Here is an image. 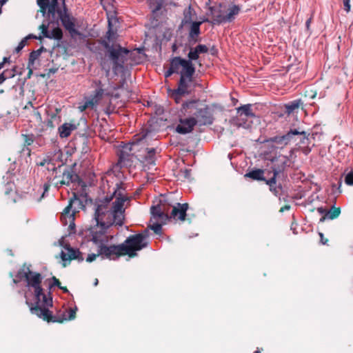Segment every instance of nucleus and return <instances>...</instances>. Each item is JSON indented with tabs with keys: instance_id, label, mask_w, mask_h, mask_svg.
Wrapping results in <instances>:
<instances>
[{
	"instance_id": "37",
	"label": "nucleus",
	"mask_w": 353,
	"mask_h": 353,
	"mask_svg": "<svg viewBox=\"0 0 353 353\" xmlns=\"http://www.w3.org/2000/svg\"><path fill=\"white\" fill-rule=\"evenodd\" d=\"M301 135L302 137L300 139V144L303 145L304 146L308 145L310 143V139L308 138V136L307 135L306 132L304 131L300 132L299 131V133L297 135Z\"/></svg>"
},
{
	"instance_id": "50",
	"label": "nucleus",
	"mask_w": 353,
	"mask_h": 353,
	"mask_svg": "<svg viewBox=\"0 0 353 353\" xmlns=\"http://www.w3.org/2000/svg\"><path fill=\"white\" fill-rule=\"evenodd\" d=\"M99 256H101V254H99V250H98L97 254H88V256L86 259V261L91 263V262L94 261L97 259V257Z\"/></svg>"
},
{
	"instance_id": "23",
	"label": "nucleus",
	"mask_w": 353,
	"mask_h": 353,
	"mask_svg": "<svg viewBox=\"0 0 353 353\" xmlns=\"http://www.w3.org/2000/svg\"><path fill=\"white\" fill-rule=\"evenodd\" d=\"M266 172H268L266 170L256 168L248 172L244 176L245 178L251 179L253 181H265L266 179L265 177V173Z\"/></svg>"
},
{
	"instance_id": "62",
	"label": "nucleus",
	"mask_w": 353,
	"mask_h": 353,
	"mask_svg": "<svg viewBox=\"0 0 353 353\" xmlns=\"http://www.w3.org/2000/svg\"><path fill=\"white\" fill-rule=\"evenodd\" d=\"M290 209V205H285L284 206L281 207V209H280V212H283L285 210H289Z\"/></svg>"
},
{
	"instance_id": "17",
	"label": "nucleus",
	"mask_w": 353,
	"mask_h": 353,
	"mask_svg": "<svg viewBox=\"0 0 353 353\" xmlns=\"http://www.w3.org/2000/svg\"><path fill=\"white\" fill-rule=\"evenodd\" d=\"M79 198L75 192L73 193L72 197H71L69 200L68 205L64 208L61 216L63 219H68L69 221V229L70 230V233L74 232L75 230V224H74V214L75 211H72L71 212V209L72 206V203L74 201H78Z\"/></svg>"
},
{
	"instance_id": "59",
	"label": "nucleus",
	"mask_w": 353,
	"mask_h": 353,
	"mask_svg": "<svg viewBox=\"0 0 353 353\" xmlns=\"http://www.w3.org/2000/svg\"><path fill=\"white\" fill-rule=\"evenodd\" d=\"M43 37V34H42V35H40V36H39V37H37V36L33 35V34H29L26 38H27V39H32H32H36L41 40Z\"/></svg>"
},
{
	"instance_id": "36",
	"label": "nucleus",
	"mask_w": 353,
	"mask_h": 353,
	"mask_svg": "<svg viewBox=\"0 0 353 353\" xmlns=\"http://www.w3.org/2000/svg\"><path fill=\"white\" fill-rule=\"evenodd\" d=\"M152 221L153 222V224L150 226L151 230H152L156 234H161L162 230V225L163 223L155 221Z\"/></svg>"
},
{
	"instance_id": "35",
	"label": "nucleus",
	"mask_w": 353,
	"mask_h": 353,
	"mask_svg": "<svg viewBox=\"0 0 353 353\" xmlns=\"http://www.w3.org/2000/svg\"><path fill=\"white\" fill-rule=\"evenodd\" d=\"M52 316H54V315L52 314ZM54 317L57 319V320H61L62 321L61 322H60L61 323H63L64 321H67V320H73L75 317H76V310H73V309H70V312H69V315H68V317L66 318L65 317V315H63V317H57L56 316H54Z\"/></svg>"
},
{
	"instance_id": "54",
	"label": "nucleus",
	"mask_w": 353,
	"mask_h": 353,
	"mask_svg": "<svg viewBox=\"0 0 353 353\" xmlns=\"http://www.w3.org/2000/svg\"><path fill=\"white\" fill-rule=\"evenodd\" d=\"M12 191V188H11L10 186V184L8 183L6 184V185H5V190H4V193L5 194H9L10 192Z\"/></svg>"
},
{
	"instance_id": "57",
	"label": "nucleus",
	"mask_w": 353,
	"mask_h": 353,
	"mask_svg": "<svg viewBox=\"0 0 353 353\" xmlns=\"http://www.w3.org/2000/svg\"><path fill=\"white\" fill-rule=\"evenodd\" d=\"M34 116L36 117L37 119L39 121H41L42 117H41V114H40V112L39 111L34 110Z\"/></svg>"
},
{
	"instance_id": "22",
	"label": "nucleus",
	"mask_w": 353,
	"mask_h": 353,
	"mask_svg": "<svg viewBox=\"0 0 353 353\" xmlns=\"http://www.w3.org/2000/svg\"><path fill=\"white\" fill-rule=\"evenodd\" d=\"M278 176L272 174L270 179H266L265 183L269 186L270 191L276 196H279L282 191L281 184H277L276 178Z\"/></svg>"
},
{
	"instance_id": "2",
	"label": "nucleus",
	"mask_w": 353,
	"mask_h": 353,
	"mask_svg": "<svg viewBox=\"0 0 353 353\" xmlns=\"http://www.w3.org/2000/svg\"><path fill=\"white\" fill-rule=\"evenodd\" d=\"M26 277L27 287L34 289L35 297L34 304L26 301L27 304L29 305L31 313L47 322H61L62 321L57 320L53 316L52 312L47 308L52 305V298L51 296L48 298L43 293V289L41 287L43 280L41 274L30 270L28 272V276H26Z\"/></svg>"
},
{
	"instance_id": "25",
	"label": "nucleus",
	"mask_w": 353,
	"mask_h": 353,
	"mask_svg": "<svg viewBox=\"0 0 353 353\" xmlns=\"http://www.w3.org/2000/svg\"><path fill=\"white\" fill-rule=\"evenodd\" d=\"M77 129V125L71 123H65L59 128V136L61 138H66L71 134V132Z\"/></svg>"
},
{
	"instance_id": "15",
	"label": "nucleus",
	"mask_w": 353,
	"mask_h": 353,
	"mask_svg": "<svg viewBox=\"0 0 353 353\" xmlns=\"http://www.w3.org/2000/svg\"><path fill=\"white\" fill-rule=\"evenodd\" d=\"M99 253L101 256L110 259H116L121 256H125L122 245H112L107 246L103 244L99 247Z\"/></svg>"
},
{
	"instance_id": "49",
	"label": "nucleus",
	"mask_w": 353,
	"mask_h": 353,
	"mask_svg": "<svg viewBox=\"0 0 353 353\" xmlns=\"http://www.w3.org/2000/svg\"><path fill=\"white\" fill-rule=\"evenodd\" d=\"M3 74L6 73V75H5L6 79L13 78L16 75L14 72H13V70H6L3 72Z\"/></svg>"
},
{
	"instance_id": "30",
	"label": "nucleus",
	"mask_w": 353,
	"mask_h": 353,
	"mask_svg": "<svg viewBox=\"0 0 353 353\" xmlns=\"http://www.w3.org/2000/svg\"><path fill=\"white\" fill-rule=\"evenodd\" d=\"M303 103L301 99L294 100L293 101L290 102L289 103L285 105L286 112L288 114L293 113Z\"/></svg>"
},
{
	"instance_id": "44",
	"label": "nucleus",
	"mask_w": 353,
	"mask_h": 353,
	"mask_svg": "<svg viewBox=\"0 0 353 353\" xmlns=\"http://www.w3.org/2000/svg\"><path fill=\"white\" fill-rule=\"evenodd\" d=\"M104 90L101 88L97 89L93 95L94 99H97V102L102 98V96L103 94Z\"/></svg>"
},
{
	"instance_id": "58",
	"label": "nucleus",
	"mask_w": 353,
	"mask_h": 353,
	"mask_svg": "<svg viewBox=\"0 0 353 353\" xmlns=\"http://www.w3.org/2000/svg\"><path fill=\"white\" fill-rule=\"evenodd\" d=\"M312 17H310L305 22V26H306V29L307 30H310V24L312 23Z\"/></svg>"
},
{
	"instance_id": "28",
	"label": "nucleus",
	"mask_w": 353,
	"mask_h": 353,
	"mask_svg": "<svg viewBox=\"0 0 353 353\" xmlns=\"http://www.w3.org/2000/svg\"><path fill=\"white\" fill-rule=\"evenodd\" d=\"M147 154L144 157V162L149 165L155 164V148H146Z\"/></svg>"
},
{
	"instance_id": "18",
	"label": "nucleus",
	"mask_w": 353,
	"mask_h": 353,
	"mask_svg": "<svg viewBox=\"0 0 353 353\" xmlns=\"http://www.w3.org/2000/svg\"><path fill=\"white\" fill-rule=\"evenodd\" d=\"M299 130L296 129L291 130L285 134L281 136H275L265 141L268 143H274L277 146H285L288 145L293 139V137L297 135Z\"/></svg>"
},
{
	"instance_id": "60",
	"label": "nucleus",
	"mask_w": 353,
	"mask_h": 353,
	"mask_svg": "<svg viewBox=\"0 0 353 353\" xmlns=\"http://www.w3.org/2000/svg\"><path fill=\"white\" fill-rule=\"evenodd\" d=\"M49 1L50 0H37V4L41 5V6L47 5V4L48 5Z\"/></svg>"
},
{
	"instance_id": "41",
	"label": "nucleus",
	"mask_w": 353,
	"mask_h": 353,
	"mask_svg": "<svg viewBox=\"0 0 353 353\" xmlns=\"http://www.w3.org/2000/svg\"><path fill=\"white\" fill-rule=\"evenodd\" d=\"M179 174H180L183 179H190L191 178V170H181L179 172Z\"/></svg>"
},
{
	"instance_id": "6",
	"label": "nucleus",
	"mask_w": 353,
	"mask_h": 353,
	"mask_svg": "<svg viewBox=\"0 0 353 353\" xmlns=\"http://www.w3.org/2000/svg\"><path fill=\"white\" fill-rule=\"evenodd\" d=\"M173 66L174 68H177V74H180L177 92L187 93L189 83L192 81V77L195 72V68L192 62L181 57H175Z\"/></svg>"
},
{
	"instance_id": "38",
	"label": "nucleus",
	"mask_w": 353,
	"mask_h": 353,
	"mask_svg": "<svg viewBox=\"0 0 353 353\" xmlns=\"http://www.w3.org/2000/svg\"><path fill=\"white\" fill-rule=\"evenodd\" d=\"M24 145L29 146L31 145L34 141L33 134H23Z\"/></svg>"
},
{
	"instance_id": "1",
	"label": "nucleus",
	"mask_w": 353,
	"mask_h": 353,
	"mask_svg": "<svg viewBox=\"0 0 353 353\" xmlns=\"http://www.w3.org/2000/svg\"><path fill=\"white\" fill-rule=\"evenodd\" d=\"M116 185L117 189L113 192L116 199L112 204L110 202L112 196L101 200L95 205L94 213L95 223L107 226L123 225L125 218L123 205L128 198L124 196L120 192V189H123V183H117Z\"/></svg>"
},
{
	"instance_id": "10",
	"label": "nucleus",
	"mask_w": 353,
	"mask_h": 353,
	"mask_svg": "<svg viewBox=\"0 0 353 353\" xmlns=\"http://www.w3.org/2000/svg\"><path fill=\"white\" fill-rule=\"evenodd\" d=\"M63 9L57 10V14H59L61 23L65 29L72 35L77 34L78 31L75 28L76 19L68 12V10L65 2H63Z\"/></svg>"
},
{
	"instance_id": "21",
	"label": "nucleus",
	"mask_w": 353,
	"mask_h": 353,
	"mask_svg": "<svg viewBox=\"0 0 353 353\" xmlns=\"http://www.w3.org/2000/svg\"><path fill=\"white\" fill-rule=\"evenodd\" d=\"M39 29L41 31V34H43V37L48 39H54L57 40H60L63 37V32L62 30L59 27H57L52 29V31L48 30V24L46 25L42 23Z\"/></svg>"
},
{
	"instance_id": "12",
	"label": "nucleus",
	"mask_w": 353,
	"mask_h": 353,
	"mask_svg": "<svg viewBox=\"0 0 353 353\" xmlns=\"http://www.w3.org/2000/svg\"><path fill=\"white\" fill-rule=\"evenodd\" d=\"M136 144L132 143L130 145L124 146L123 149L119 151L117 164L120 168H131L134 165L137 157L130 152L132 150V148Z\"/></svg>"
},
{
	"instance_id": "64",
	"label": "nucleus",
	"mask_w": 353,
	"mask_h": 353,
	"mask_svg": "<svg viewBox=\"0 0 353 353\" xmlns=\"http://www.w3.org/2000/svg\"><path fill=\"white\" fill-rule=\"evenodd\" d=\"M5 75H6V73L3 74L2 72L1 74H0V85L2 84L3 83V81H5L6 80Z\"/></svg>"
},
{
	"instance_id": "3",
	"label": "nucleus",
	"mask_w": 353,
	"mask_h": 353,
	"mask_svg": "<svg viewBox=\"0 0 353 353\" xmlns=\"http://www.w3.org/2000/svg\"><path fill=\"white\" fill-rule=\"evenodd\" d=\"M113 35L114 33L112 31L111 28H110L106 32V39L102 40L101 41V44L106 50L107 55L112 62V70L115 74H117L119 70H122L124 68V64L127 61V57L128 56L130 51L127 48L122 47L119 43H112L110 44V42L113 39Z\"/></svg>"
},
{
	"instance_id": "16",
	"label": "nucleus",
	"mask_w": 353,
	"mask_h": 353,
	"mask_svg": "<svg viewBox=\"0 0 353 353\" xmlns=\"http://www.w3.org/2000/svg\"><path fill=\"white\" fill-rule=\"evenodd\" d=\"M168 210V205L161 201L159 204L152 206L150 208V212L152 214L151 221L166 223V222L170 219Z\"/></svg>"
},
{
	"instance_id": "48",
	"label": "nucleus",
	"mask_w": 353,
	"mask_h": 353,
	"mask_svg": "<svg viewBox=\"0 0 353 353\" xmlns=\"http://www.w3.org/2000/svg\"><path fill=\"white\" fill-rule=\"evenodd\" d=\"M26 44H27V38H24L23 39H22L20 41V43H19V45L16 48V49H15L16 52H20L25 47V46Z\"/></svg>"
},
{
	"instance_id": "9",
	"label": "nucleus",
	"mask_w": 353,
	"mask_h": 353,
	"mask_svg": "<svg viewBox=\"0 0 353 353\" xmlns=\"http://www.w3.org/2000/svg\"><path fill=\"white\" fill-rule=\"evenodd\" d=\"M110 227L106 225H103L102 223H96L95 225L90 226L89 228L91 240L98 247L108 242L109 238L106 232Z\"/></svg>"
},
{
	"instance_id": "26",
	"label": "nucleus",
	"mask_w": 353,
	"mask_h": 353,
	"mask_svg": "<svg viewBox=\"0 0 353 353\" xmlns=\"http://www.w3.org/2000/svg\"><path fill=\"white\" fill-rule=\"evenodd\" d=\"M341 214V208L339 207L332 206L324 216L320 219V222H323L326 219L331 220L335 219Z\"/></svg>"
},
{
	"instance_id": "53",
	"label": "nucleus",
	"mask_w": 353,
	"mask_h": 353,
	"mask_svg": "<svg viewBox=\"0 0 353 353\" xmlns=\"http://www.w3.org/2000/svg\"><path fill=\"white\" fill-rule=\"evenodd\" d=\"M319 234L320 238H321V243L323 245L327 244V243L328 242V239L324 237V235H323V233L319 232Z\"/></svg>"
},
{
	"instance_id": "63",
	"label": "nucleus",
	"mask_w": 353,
	"mask_h": 353,
	"mask_svg": "<svg viewBox=\"0 0 353 353\" xmlns=\"http://www.w3.org/2000/svg\"><path fill=\"white\" fill-rule=\"evenodd\" d=\"M302 150L305 154H308L311 151V149L309 148L308 145H305L303 147Z\"/></svg>"
},
{
	"instance_id": "8",
	"label": "nucleus",
	"mask_w": 353,
	"mask_h": 353,
	"mask_svg": "<svg viewBox=\"0 0 353 353\" xmlns=\"http://www.w3.org/2000/svg\"><path fill=\"white\" fill-rule=\"evenodd\" d=\"M145 235L143 234H137L130 235L125 241L121 243L125 255H128L130 258L135 257L139 251L148 245L145 241Z\"/></svg>"
},
{
	"instance_id": "42",
	"label": "nucleus",
	"mask_w": 353,
	"mask_h": 353,
	"mask_svg": "<svg viewBox=\"0 0 353 353\" xmlns=\"http://www.w3.org/2000/svg\"><path fill=\"white\" fill-rule=\"evenodd\" d=\"M85 103L86 104L88 108L93 109L98 103L97 99H94L93 97H92L91 99L85 101Z\"/></svg>"
},
{
	"instance_id": "52",
	"label": "nucleus",
	"mask_w": 353,
	"mask_h": 353,
	"mask_svg": "<svg viewBox=\"0 0 353 353\" xmlns=\"http://www.w3.org/2000/svg\"><path fill=\"white\" fill-rule=\"evenodd\" d=\"M343 2L344 10L347 12H349L350 11V0H343Z\"/></svg>"
},
{
	"instance_id": "43",
	"label": "nucleus",
	"mask_w": 353,
	"mask_h": 353,
	"mask_svg": "<svg viewBox=\"0 0 353 353\" xmlns=\"http://www.w3.org/2000/svg\"><path fill=\"white\" fill-rule=\"evenodd\" d=\"M345 183L348 185H353V170L345 176Z\"/></svg>"
},
{
	"instance_id": "20",
	"label": "nucleus",
	"mask_w": 353,
	"mask_h": 353,
	"mask_svg": "<svg viewBox=\"0 0 353 353\" xmlns=\"http://www.w3.org/2000/svg\"><path fill=\"white\" fill-rule=\"evenodd\" d=\"M188 209V203H177L176 205L173 206L171 211L170 219L174 220H179L183 221L185 220L186 212Z\"/></svg>"
},
{
	"instance_id": "27",
	"label": "nucleus",
	"mask_w": 353,
	"mask_h": 353,
	"mask_svg": "<svg viewBox=\"0 0 353 353\" xmlns=\"http://www.w3.org/2000/svg\"><path fill=\"white\" fill-rule=\"evenodd\" d=\"M61 112V109L59 108L49 107L47 113L49 117L48 119L56 121L57 123H59L61 121V117L59 115Z\"/></svg>"
},
{
	"instance_id": "46",
	"label": "nucleus",
	"mask_w": 353,
	"mask_h": 353,
	"mask_svg": "<svg viewBox=\"0 0 353 353\" xmlns=\"http://www.w3.org/2000/svg\"><path fill=\"white\" fill-rule=\"evenodd\" d=\"M51 279L52 283L50 284V288H52L54 286H57L59 288H61V283L56 276H53Z\"/></svg>"
},
{
	"instance_id": "39",
	"label": "nucleus",
	"mask_w": 353,
	"mask_h": 353,
	"mask_svg": "<svg viewBox=\"0 0 353 353\" xmlns=\"http://www.w3.org/2000/svg\"><path fill=\"white\" fill-rule=\"evenodd\" d=\"M177 91H178V88L176 90H174V92L172 94V97L174 98V99L176 103L180 102L181 96L190 94V91L188 90L187 93H179Z\"/></svg>"
},
{
	"instance_id": "32",
	"label": "nucleus",
	"mask_w": 353,
	"mask_h": 353,
	"mask_svg": "<svg viewBox=\"0 0 353 353\" xmlns=\"http://www.w3.org/2000/svg\"><path fill=\"white\" fill-rule=\"evenodd\" d=\"M44 50L43 47H41V48L38 49L37 50H34L32 52H30L28 59V67L32 65L39 56L41 55V52Z\"/></svg>"
},
{
	"instance_id": "11",
	"label": "nucleus",
	"mask_w": 353,
	"mask_h": 353,
	"mask_svg": "<svg viewBox=\"0 0 353 353\" xmlns=\"http://www.w3.org/2000/svg\"><path fill=\"white\" fill-rule=\"evenodd\" d=\"M179 123L176 127V131L181 134L191 132L194 130V127L197 124L196 119L188 117V115H183L181 112V108L179 112Z\"/></svg>"
},
{
	"instance_id": "13",
	"label": "nucleus",
	"mask_w": 353,
	"mask_h": 353,
	"mask_svg": "<svg viewBox=\"0 0 353 353\" xmlns=\"http://www.w3.org/2000/svg\"><path fill=\"white\" fill-rule=\"evenodd\" d=\"M236 112V122L238 125L245 128L250 127L248 119L256 117L254 112L252 111L251 104H245L237 108Z\"/></svg>"
},
{
	"instance_id": "47",
	"label": "nucleus",
	"mask_w": 353,
	"mask_h": 353,
	"mask_svg": "<svg viewBox=\"0 0 353 353\" xmlns=\"http://www.w3.org/2000/svg\"><path fill=\"white\" fill-rule=\"evenodd\" d=\"M199 54L201 53H207L208 52V48L205 45L199 44L195 47Z\"/></svg>"
},
{
	"instance_id": "31",
	"label": "nucleus",
	"mask_w": 353,
	"mask_h": 353,
	"mask_svg": "<svg viewBox=\"0 0 353 353\" xmlns=\"http://www.w3.org/2000/svg\"><path fill=\"white\" fill-rule=\"evenodd\" d=\"M30 266L26 265V264H23L21 268L17 272V277L19 281L24 279L26 281L27 280V276H28V272L30 271Z\"/></svg>"
},
{
	"instance_id": "19",
	"label": "nucleus",
	"mask_w": 353,
	"mask_h": 353,
	"mask_svg": "<svg viewBox=\"0 0 353 353\" xmlns=\"http://www.w3.org/2000/svg\"><path fill=\"white\" fill-rule=\"evenodd\" d=\"M203 22H210L208 19H204L201 21H194L190 24L188 32V41L190 42L196 43L199 41V36L201 34L200 26Z\"/></svg>"
},
{
	"instance_id": "29",
	"label": "nucleus",
	"mask_w": 353,
	"mask_h": 353,
	"mask_svg": "<svg viewBox=\"0 0 353 353\" xmlns=\"http://www.w3.org/2000/svg\"><path fill=\"white\" fill-rule=\"evenodd\" d=\"M194 13V9L191 6H189L188 8L185 9L183 11V19L182 20V23L184 25H187L190 23L192 21V15Z\"/></svg>"
},
{
	"instance_id": "24",
	"label": "nucleus",
	"mask_w": 353,
	"mask_h": 353,
	"mask_svg": "<svg viewBox=\"0 0 353 353\" xmlns=\"http://www.w3.org/2000/svg\"><path fill=\"white\" fill-rule=\"evenodd\" d=\"M68 252H65L61 251V258L63 261H72L74 259H77L79 258V255L81 254L78 250L68 247L66 248Z\"/></svg>"
},
{
	"instance_id": "33",
	"label": "nucleus",
	"mask_w": 353,
	"mask_h": 353,
	"mask_svg": "<svg viewBox=\"0 0 353 353\" xmlns=\"http://www.w3.org/2000/svg\"><path fill=\"white\" fill-rule=\"evenodd\" d=\"M57 6H58V0H51L49 1V4L48 6V12L50 14L54 16L56 12H57Z\"/></svg>"
},
{
	"instance_id": "7",
	"label": "nucleus",
	"mask_w": 353,
	"mask_h": 353,
	"mask_svg": "<svg viewBox=\"0 0 353 353\" xmlns=\"http://www.w3.org/2000/svg\"><path fill=\"white\" fill-rule=\"evenodd\" d=\"M223 7L224 5L221 3L209 7V15L212 17V23L220 25L231 23L234 21L241 10L239 5H230L225 11L223 10Z\"/></svg>"
},
{
	"instance_id": "34",
	"label": "nucleus",
	"mask_w": 353,
	"mask_h": 353,
	"mask_svg": "<svg viewBox=\"0 0 353 353\" xmlns=\"http://www.w3.org/2000/svg\"><path fill=\"white\" fill-rule=\"evenodd\" d=\"M188 60H190L191 62L192 61L197 60L199 57V53L198 52L196 48H191L190 52L188 54Z\"/></svg>"
},
{
	"instance_id": "51",
	"label": "nucleus",
	"mask_w": 353,
	"mask_h": 353,
	"mask_svg": "<svg viewBox=\"0 0 353 353\" xmlns=\"http://www.w3.org/2000/svg\"><path fill=\"white\" fill-rule=\"evenodd\" d=\"M316 96V91L313 90H307L305 92V97L310 99H314Z\"/></svg>"
},
{
	"instance_id": "45",
	"label": "nucleus",
	"mask_w": 353,
	"mask_h": 353,
	"mask_svg": "<svg viewBox=\"0 0 353 353\" xmlns=\"http://www.w3.org/2000/svg\"><path fill=\"white\" fill-rule=\"evenodd\" d=\"M50 182L45 183L43 185V192H42L40 197L37 199L38 201H41V199L44 197V195L46 192H48L50 187Z\"/></svg>"
},
{
	"instance_id": "56",
	"label": "nucleus",
	"mask_w": 353,
	"mask_h": 353,
	"mask_svg": "<svg viewBox=\"0 0 353 353\" xmlns=\"http://www.w3.org/2000/svg\"><path fill=\"white\" fill-rule=\"evenodd\" d=\"M40 8V11L43 13V14H44L46 12V10L48 9V5H43V6H41V5H38Z\"/></svg>"
},
{
	"instance_id": "4",
	"label": "nucleus",
	"mask_w": 353,
	"mask_h": 353,
	"mask_svg": "<svg viewBox=\"0 0 353 353\" xmlns=\"http://www.w3.org/2000/svg\"><path fill=\"white\" fill-rule=\"evenodd\" d=\"M181 112L196 119L200 125H211L214 121L213 112L208 105L200 102L199 99L183 102Z\"/></svg>"
},
{
	"instance_id": "40",
	"label": "nucleus",
	"mask_w": 353,
	"mask_h": 353,
	"mask_svg": "<svg viewBox=\"0 0 353 353\" xmlns=\"http://www.w3.org/2000/svg\"><path fill=\"white\" fill-rule=\"evenodd\" d=\"M173 63H174V58H172L170 61V68L165 74V77H170L173 73L177 74V72H178L177 68H174Z\"/></svg>"
},
{
	"instance_id": "55",
	"label": "nucleus",
	"mask_w": 353,
	"mask_h": 353,
	"mask_svg": "<svg viewBox=\"0 0 353 353\" xmlns=\"http://www.w3.org/2000/svg\"><path fill=\"white\" fill-rule=\"evenodd\" d=\"M54 123H56V121L48 119L46 125L50 128H54L55 127Z\"/></svg>"
},
{
	"instance_id": "14",
	"label": "nucleus",
	"mask_w": 353,
	"mask_h": 353,
	"mask_svg": "<svg viewBox=\"0 0 353 353\" xmlns=\"http://www.w3.org/2000/svg\"><path fill=\"white\" fill-rule=\"evenodd\" d=\"M272 165L271 167L272 171L268 170V174L272 173L274 175L279 176L281 173L283 172L286 168L290 167L291 161L288 157L284 155H279L273 157L271 159Z\"/></svg>"
},
{
	"instance_id": "5",
	"label": "nucleus",
	"mask_w": 353,
	"mask_h": 353,
	"mask_svg": "<svg viewBox=\"0 0 353 353\" xmlns=\"http://www.w3.org/2000/svg\"><path fill=\"white\" fill-rule=\"evenodd\" d=\"M48 170H52V176L49 178V182L54 187L59 188L63 185H70L71 183H77L80 185L83 183L79 176L74 173L71 169L59 165L55 167L50 162H48Z\"/></svg>"
},
{
	"instance_id": "61",
	"label": "nucleus",
	"mask_w": 353,
	"mask_h": 353,
	"mask_svg": "<svg viewBox=\"0 0 353 353\" xmlns=\"http://www.w3.org/2000/svg\"><path fill=\"white\" fill-rule=\"evenodd\" d=\"M317 211L319 214H323V216L325 214V213L327 212L325 208L320 207L317 208Z\"/></svg>"
}]
</instances>
